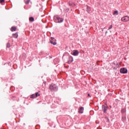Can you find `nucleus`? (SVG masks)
<instances>
[{"label": "nucleus", "mask_w": 129, "mask_h": 129, "mask_svg": "<svg viewBox=\"0 0 129 129\" xmlns=\"http://www.w3.org/2000/svg\"><path fill=\"white\" fill-rule=\"evenodd\" d=\"M0 3L1 4H3V3H5V0H1Z\"/></svg>", "instance_id": "4be33fe9"}, {"label": "nucleus", "mask_w": 129, "mask_h": 129, "mask_svg": "<svg viewBox=\"0 0 129 129\" xmlns=\"http://www.w3.org/2000/svg\"><path fill=\"white\" fill-rule=\"evenodd\" d=\"M11 47V43H10L9 42H8L7 44V48H10Z\"/></svg>", "instance_id": "6ab92c4d"}, {"label": "nucleus", "mask_w": 129, "mask_h": 129, "mask_svg": "<svg viewBox=\"0 0 129 129\" xmlns=\"http://www.w3.org/2000/svg\"><path fill=\"white\" fill-rule=\"evenodd\" d=\"M13 36L14 38H18V37H19V35H18V33H13Z\"/></svg>", "instance_id": "4468645a"}, {"label": "nucleus", "mask_w": 129, "mask_h": 129, "mask_svg": "<svg viewBox=\"0 0 129 129\" xmlns=\"http://www.w3.org/2000/svg\"><path fill=\"white\" fill-rule=\"evenodd\" d=\"M36 97H37L36 96V95L35 94H33L31 95L30 98H36Z\"/></svg>", "instance_id": "dca6fc26"}, {"label": "nucleus", "mask_w": 129, "mask_h": 129, "mask_svg": "<svg viewBox=\"0 0 129 129\" xmlns=\"http://www.w3.org/2000/svg\"><path fill=\"white\" fill-rule=\"evenodd\" d=\"M31 2V0H24V3L25 4V5H29V4H30V2Z\"/></svg>", "instance_id": "9b49d317"}, {"label": "nucleus", "mask_w": 129, "mask_h": 129, "mask_svg": "<svg viewBox=\"0 0 129 129\" xmlns=\"http://www.w3.org/2000/svg\"><path fill=\"white\" fill-rule=\"evenodd\" d=\"M64 11L65 13H68V12H69V11H70V9H69V8H67V9H64Z\"/></svg>", "instance_id": "a211bd4d"}, {"label": "nucleus", "mask_w": 129, "mask_h": 129, "mask_svg": "<svg viewBox=\"0 0 129 129\" xmlns=\"http://www.w3.org/2000/svg\"><path fill=\"white\" fill-rule=\"evenodd\" d=\"M75 6V4H73L72 7H74Z\"/></svg>", "instance_id": "bb28decb"}, {"label": "nucleus", "mask_w": 129, "mask_h": 129, "mask_svg": "<svg viewBox=\"0 0 129 129\" xmlns=\"http://www.w3.org/2000/svg\"><path fill=\"white\" fill-rule=\"evenodd\" d=\"M122 22H128L129 17L127 16H124L121 18Z\"/></svg>", "instance_id": "20e7f679"}, {"label": "nucleus", "mask_w": 129, "mask_h": 129, "mask_svg": "<svg viewBox=\"0 0 129 129\" xmlns=\"http://www.w3.org/2000/svg\"><path fill=\"white\" fill-rule=\"evenodd\" d=\"M106 118H107L108 121H109V119H108V118H107V117H106Z\"/></svg>", "instance_id": "c85d7f7f"}, {"label": "nucleus", "mask_w": 129, "mask_h": 129, "mask_svg": "<svg viewBox=\"0 0 129 129\" xmlns=\"http://www.w3.org/2000/svg\"><path fill=\"white\" fill-rule=\"evenodd\" d=\"M53 21L55 23H63L64 19L59 17L58 16H54Z\"/></svg>", "instance_id": "f257e3e1"}, {"label": "nucleus", "mask_w": 129, "mask_h": 129, "mask_svg": "<svg viewBox=\"0 0 129 129\" xmlns=\"http://www.w3.org/2000/svg\"><path fill=\"white\" fill-rule=\"evenodd\" d=\"M84 110V107H80V108H79V113H83Z\"/></svg>", "instance_id": "6e6552de"}, {"label": "nucleus", "mask_w": 129, "mask_h": 129, "mask_svg": "<svg viewBox=\"0 0 129 129\" xmlns=\"http://www.w3.org/2000/svg\"><path fill=\"white\" fill-rule=\"evenodd\" d=\"M30 22H34L35 21V19L33 17H31L29 18Z\"/></svg>", "instance_id": "f8f14e48"}, {"label": "nucleus", "mask_w": 129, "mask_h": 129, "mask_svg": "<svg viewBox=\"0 0 129 129\" xmlns=\"http://www.w3.org/2000/svg\"><path fill=\"white\" fill-rule=\"evenodd\" d=\"M86 7H87L86 12H87V13H88V14H90V13H91V8H90L88 5H87Z\"/></svg>", "instance_id": "423d86ee"}, {"label": "nucleus", "mask_w": 129, "mask_h": 129, "mask_svg": "<svg viewBox=\"0 0 129 129\" xmlns=\"http://www.w3.org/2000/svg\"><path fill=\"white\" fill-rule=\"evenodd\" d=\"M49 89L50 91H57L58 90V87L55 84H51L49 86Z\"/></svg>", "instance_id": "f03ea898"}, {"label": "nucleus", "mask_w": 129, "mask_h": 129, "mask_svg": "<svg viewBox=\"0 0 129 129\" xmlns=\"http://www.w3.org/2000/svg\"><path fill=\"white\" fill-rule=\"evenodd\" d=\"M126 110H125V109H122L121 111V112L122 113H124V112H125Z\"/></svg>", "instance_id": "aec40b11"}, {"label": "nucleus", "mask_w": 129, "mask_h": 129, "mask_svg": "<svg viewBox=\"0 0 129 129\" xmlns=\"http://www.w3.org/2000/svg\"><path fill=\"white\" fill-rule=\"evenodd\" d=\"M110 29H112V25H110L109 28V30H110Z\"/></svg>", "instance_id": "b1692460"}, {"label": "nucleus", "mask_w": 129, "mask_h": 129, "mask_svg": "<svg viewBox=\"0 0 129 129\" xmlns=\"http://www.w3.org/2000/svg\"><path fill=\"white\" fill-rule=\"evenodd\" d=\"M120 65V64L119 63H117L116 66V67H119Z\"/></svg>", "instance_id": "5701e85b"}, {"label": "nucleus", "mask_w": 129, "mask_h": 129, "mask_svg": "<svg viewBox=\"0 0 129 129\" xmlns=\"http://www.w3.org/2000/svg\"><path fill=\"white\" fill-rule=\"evenodd\" d=\"M113 15L114 16H116L117 15H118V11H114L113 13Z\"/></svg>", "instance_id": "2eb2a0df"}, {"label": "nucleus", "mask_w": 129, "mask_h": 129, "mask_svg": "<svg viewBox=\"0 0 129 129\" xmlns=\"http://www.w3.org/2000/svg\"><path fill=\"white\" fill-rule=\"evenodd\" d=\"M106 33H107V31H106Z\"/></svg>", "instance_id": "7c9ffc66"}, {"label": "nucleus", "mask_w": 129, "mask_h": 129, "mask_svg": "<svg viewBox=\"0 0 129 129\" xmlns=\"http://www.w3.org/2000/svg\"><path fill=\"white\" fill-rule=\"evenodd\" d=\"M11 31L12 32H16V31H17V27L15 26H12L11 28Z\"/></svg>", "instance_id": "9d476101"}, {"label": "nucleus", "mask_w": 129, "mask_h": 129, "mask_svg": "<svg viewBox=\"0 0 129 129\" xmlns=\"http://www.w3.org/2000/svg\"><path fill=\"white\" fill-rule=\"evenodd\" d=\"M113 69H115V68H114Z\"/></svg>", "instance_id": "c756f323"}, {"label": "nucleus", "mask_w": 129, "mask_h": 129, "mask_svg": "<svg viewBox=\"0 0 129 129\" xmlns=\"http://www.w3.org/2000/svg\"><path fill=\"white\" fill-rule=\"evenodd\" d=\"M88 97H91L90 94H88Z\"/></svg>", "instance_id": "a878e982"}, {"label": "nucleus", "mask_w": 129, "mask_h": 129, "mask_svg": "<svg viewBox=\"0 0 129 129\" xmlns=\"http://www.w3.org/2000/svg\"><path fill=\"white\" fill-rule=\"evenodd\" d=\"M72 5H73V4H71V3H69V6H70V7H72Z\"/></svg>", "instance_id": "393cba45"}, {"label": "nucleus", "mask_w": 129, "mask_h": 129, "mask_svg": "<svg viewBox=\"0 0 129 129\" xmlns=\"http://www.w3.org/2000/svg\"><path fill=\"white\" fill-rule=\"evenodd\" d=\"M50 42L52 45H54L57 44V42H53V41H52V40H50Z\"/></svg>", "instance_id": "f3484780"}, {"label": "nucleus", "mask_w": 129, "mask_h": 129, "mask_svg": "<svg viewBox=\"0 0 129 129\" xmlns=\"http://www.w3.org/2000/svg\"><path fill=\"white\" fill-rule=\"evenodd\" d=\"M120 73L122 74H125L127 73V69H125V68H122L120 70Z\"/></svg>", "instance_id": "7ed1b4c3"}, {"label": "nucleus", "mask_w": 129, "mask_h": 129, "mask_svg": "<svg viewBox=\"0 0 129 129\" xmlns=\"http://www.w3.org/2000/svg\"><path fill=\"white\" fill-rule=\"evenodd\" d=\"M122 121H123V122H125V121H126V117L125 116L122 117Z\"/></svg>", "instance_id": "ddd939ff"}, {"label": "nucleus", "mask_w": 129, "mask_h": 129, "mask_svg": "<svg viewBox=\"0 0 129 129\" xmlns=\"http://www.w3.org/2000/svg\"><path fill=\"white\" fill-rule=\"evenodd\" d=\"M50 39H51V40H54L55 38H54V37H51L50 38Z\"/></svg>", "instance_id": "cd10ccee"}, {"label": "nucleus", "mask_w": 129, "mask_h": 129, "mask_svg": "<svg viewBox=\"0 0 129 129\" xmlns=\"http://www.w3.org/2000/svg\"><path fill=\"white\" fill-rule=\"evenodd\" d=\"M72 62H73V57H72V56H70L69 57V60L68 61V63L69 64H70V63H72Z\"/></svg>", "instance_id": "1a4fd4ad"}, {"label": "nucleus", "mask_w": 129, "mask_h": 129, "mask_svg": "<svg viewBox=\"0 0 129 129\" xmlns=\"http://www.w3.org/2000/svg\"><path fill=\"white\" fill-rule=\"evenodd\" d=\"M35 94V96L36 97H38V96H40V94H39V93H38V92L35 93V94Z\"/></svg>", "instance_id": "412c9836"}, {"label": "nucleus", "mask_w": 129, "mask_h": 129, "mask_svg": "<svg viewBox=\"0 0 129 129\" xmlns=\"http://www.w3.org/2000/svg\"><path fill=\"white\" fill-rule=\"evenodd\" d=\"M79 52H78V50H74V52L73 53V56H77L79 55Z\"/></svg>", "instance_id": "0eeeda50"}, {"label": "nucleus", "mask_w": 129, "mask_h": 129, "mask_svg": "<svg viewBox=\"0 0 129 129\" xmlns=\"http://www.w3.org/2000/svg\"><path fill=\"white\" fill-rule=\"evenodd\" d=\"M102 109L104 112L105 113L106 112V110H107V104L103 105L102 106Z\"/></svg>", "instance_id": "39448f33"}]
</instances>
